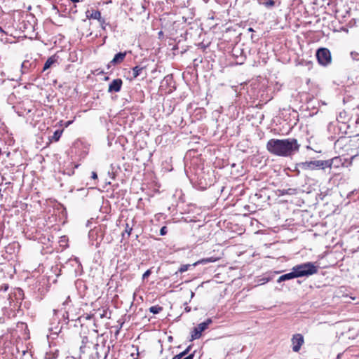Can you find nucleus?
<instances>
[{
  "instance_id": "1",
  "label": "nucleus",
  "mask_w": 359,
  "mask_h": 359,
  "mask_svg": "<svg viewBox=\"0 0 359 359\" xmlns=\"http://www.w3.org/2000/svg\"><path fill=\"white\" fill-rule=\"evenodd\" d=\"M300 144L295 138L271 139L266 143V149L269 153L278 156L288 157L298 152Z\"/></svg>"
},
{
  "instance_id": "2",
  "label": "nucleus",
  "mask_w": 359,
  "mask_h": 359,
  "mask_svg": "<svg viewBox=\"0 0 359 359\" xmlns=\"http://www.w3.org/2000/svg\"><path fill=\"white\" fill-rule=\"evenodd\" d=\"M318 266L313 262H306L296 265L293 267L297 278L309 276L318 272Z\"/></svg>"
},
{
  "instance_id": "3",
  "label": "nucleus",
  "mask_w": 359,
  "mask_h": 359,
  "mask_svg": "<svg viewBox=\"0 0 359 359\" xmlns=\"http://www.w3.org/2000/svg\"><path fill=\"white\" fill-rule=\"evenodd\" d=\"M316 57L320 65L326 66L331 62L332 57L330 50L326 48H320L316 52Z\"/></svg>"
},
{
  "instance_id": "4",
  "label": "nucleus",
  "mask_w": 359,
  "mask_h": 359,
  "mask_svg": "<svg viewBox=\"0 0 359 359\" xmlns=\"http://www.w3.org/2000/svg\"><path fill=\"white\" fill-rule=\"evenodd\" d=\"M212 322L211 318H208L205 321L198 325L197 327H194L191 334V340L199 339L201 336V333L205 331L208 325Z\"/></svg>"
},
{
  "instance_id": "5",
  "label": "nucleus",
  "mask_w": 359,
  "mask_h": 359,
  "mask_svg": "<svg viewBox=\"0 0 359 359\" xmlns=\"http://www.w3.org/2000/svg\"><path fill=\"white\" fill-rule=\"evenodd\" d=\"M304 337L301 334H295L292 338V351L298 352L304 344Z\"/></svg>"
},
{
  "instance_id": "6",
  "label": "nucleus",
  "mask_w": 359,
  "mask_h": 359,
  "mask_svg": "<svg viewBox=\"0 0 359 359\" xmlns=\"http://www.w3.org/2000/svg\"><path fill=\"white\" fill-rule=\"evenodd\" d=\"M122 80L121 79H114L109 85L108 91L111 92H119L122 86Z\"/></svg>"
},
{
  "instance_id": "7",
  "label": "nucleus",
  "mask_w": 359,
  "mask_h": 359,
  "mask_svg": "<svg viewBox=\"0 0 359 359\" xmlns=\"http://www.w3.org/2000/svg\"><path fill=\"white\" fill-rule=\"evenodd\" d=\"M318 163V160L317 161H305V162H302V163H299V167L302 170H314L316 168H319Z\"/></svg>"
},
{
  "instance_id": "8",
  "label": "nucleus",
  "mask_w": 359,
  "mask_h": 359,
  "mask_svg": "<svg viewBox=\"0 0 359 359\" xmlns=\"http://www.w3.org/2000/svg\"><path fill=\"white\" fill-rule=\"evenodd\" d=\"M338 160L337 157L329 159V160H318V168L321 169H325L326 168H331L332 166V164L334 163V161Z\"/></svg>"
},
{
  "instance_id": "9",
  "label": "nucleus",
  "mask_w": 359,
  "mask_h": 359,
  "mask_svg": "<svg viewBox=\"0 0 359 359\" xmlns=\"http://www.w3.org/2000/svg\"><path fill=\"white\" fill-rule=\"evenodd\" d=\"M126 55V52H120L114 55V58L110 62V63L113 65L120 64L124 60Z\"/></svg>"
},
{
  "instance_id": "10",
  "label": "nucleus",
  "mask_w": 359,
  "mask_h": 359,
  "mask_svg": "<svg viewBox=\"0 0 359 359\" xmlns=\"http://www.w3.org/2000/svg\"><path fill=\"white\" fill-rule=\"evenodd\" d=\"M189 350H190V346H189L186 350L181 352L180 353L175 355L172 358V359H193L194 356V353H191L189 355H187V354L189 353Z\"/></svg>"
},
{
  "instance_id": "11",
  "label": "nucleus",
  "mask_w": 359,
  "mask_h": 359,
  "mask_svg": "<svg viewBox=\"0 0 359 359\" xmlns=\"http://www.w3.org/2000/svg\"><path fill=\"white\" fill-rule=\"evenodd\" d=\"M297 278V277L296 273H295V272H294V271L293 270V268H292L291 272L280 276L278 278L277 282L278 283H281V282H283V281H285V280H291V279H293V278Z\"/></svg>"
},
{
  "instance_id": "12",
  "label": "nucleus",
  "mask_w": 359,
  "mask_h": 359,
  "mask_svg": "<svg viewBox=\"0 0 359 359\" xmlns=\"http://www.w3.org/2000/svg\"><path fill=\"white\" fill-rule=\"evenodd\" d=\"M87 18L97 20L99 22H104V18L101 16V13L99 11H92L90 13L89 11H87Z\"/></svg>"
},
{
  "instance_id": "13",
  "label": "nucleus",
  "mask_w": 359,
  "mask_h": 359,
  "mask_svg": "<svg viewBox=\"0 0 359 359\" xmlns=\"http://www.w3.org/2000/svg\"><path fill=\"white\" fill-rule=\"evenodd\" d=\"M218 259H219L218 258L214 257L201 259L196 262L195 263H194L193 266H196L198 264H205L208 263L215 262L217 261Z\"/></svg>"
},
{
  "instance_id": "14",
  "label": "nucleus",
  "mask_w": 359,
  "mask_h": 359,
  "mask_svg": "<svg viewBox=\"0 0 359 359\" xmlns=\"http://www.w3.org/2000/svg\"><path fill=\"white\" fill-rule=\"evenodd\" d=\"M56 59L54 56L50 57L45 62L43 71H46L49 69L51 65H53L55 62H56Z\"/></svg>"
},
{
  "instance_id": "15",
  "label": "nucleus",
  "mask_w": 359,
  "mask_h": 359,
  "mask_svg": "<svg viewBox=\"0 0 359 359\" xmlns=\"http://www.w3.org/2000/svg\"><path fill=\"white\" fill-rule=\"evenodd\" d=\"M163 310V308L158 305L153 306L149 308V311L154 314L159 313Z\"/></svg>"
},
{
  "instance_id": "16",
  "label": "nucleus",
  "mask_w": 359,
  "mask_h": 359,
  "mask_svg": "<svg viewBox=\"0 0 359 359\" xmlns=\"http://www.w3.org/2000/svg\"><path fill=\"white\" fill-rule=\"evenodd\" d=\"M191 266H193V264H184L182 265L178 271L175 273V274H177V273H184L189 269Z\"/></svg>"
},
{
  "instance_id": "17",
  "label": "nucleus",
  "mask_w": 359,
  "mask_h": 359,
  "mask_svg": "<svg viewBox=\"0 0 359 359\" xmlns=\"http://www.w3.org/2000/svg\"><path fill=\"white\" fill-rule=\"evenodd\" d=\"M142 69H143V68L140 67L139 66H135V67H133V77L134 78H137L140 74V73L142 72Z\"/></svg>"
},
{
  "instance_id": "18",
  "label": "nucleus",
  "mask_w": 359,
  "mask_h": 359,
  "mask_svg": "<svg viewBox=\"0 0 359 359\" xmlns=\"http://www.w3.org/2000/svg\"><path fill=\"white\" fill-rule=\"evenodd\" d=\"M62 130H57L55 131L53 135L52 136L51 140L55 142L58 141L62 135Z\"/></svg>"
},
{
  "instance_id": "19",
  "label": "nucleus",
  "mask_w": 359,
  "mask_h": 359,
  "mask_svg": "<svg viewBox=\"0 0 359 359\" xmlns=\"http://www.w3.org/2000/svg\"><path fill=\"white\" fill-rule=\"evenodd\" d=\"M132 230H133L132 227H130L129 226V224L128 223H126V227H125V231L122 233V236L124 237L125 233H127L128 236H130V235L131 234Z\"/></svg>"
},
{
  "instance_id": "20",
  "label": "nucleus",
  "mask_w": 359,
  "mask_h": 359,
  "mask_svg": "<svg viewBox=\"0 0 359 359\" xmlns=\"http://www.w3.org/2000/svg\"><path fill=\"white\" fill-rule=\"evenodd\" d=\"M88 342V339L87 337H84L82 339V345L80 347V349H81V351L84 353L85 352V348H86V344Z\"/></svg>"
},
{
  "instance_id": "21",
  "label": "nucleus",
  "mask_w": 359,
  "mask_h": 359,
  "mask_svg": "<svg viewBox=\"0 0 359 359\" xmlns=\"http://www.w3.org/2000/svg\"><path fill=\"white\" fill-rule=\"evenodd\" d=\"M130 356L133 359H137L138 358L139 351H138V348L137 347L135 348V353H134V352L131 353Z\"/></svg>"
},
{
  "instance_id": "22",
  "label": "nucleus",
  "mask_w": 359,
  "mask_h": 359,
  "mask_svg": "<svg viewBox=\"0 0 359 359\" xmlns=\"http://www.w3.org/2000/svg\"><path fill=\"white\" fill-rule=\"evenodd\" d=\"M151 273V271L150 269L147 270L144 274L142 275V279L144 280L145 278H148Z\"/></svg>"
},
{
  "instance_id": "23",
  "label": "nucleus",
  "mask_w": 359,
  "mask_h": 359,
  "mask_svg": "<svg viewBox=\"0 0 359 359\" xmlns=\"http://www.w3.org/2000/svg\"><path fill=\"white\" fill-rule=\"evenodd\" d=\"M167 227L165 226L161 227V229H160V235L161 236H164L167 233Z\"/></svg>"
},
{
  "instance_id": "24",
  "label": "nucleus",
  "mask_w": 359,
  "mask_h": 359,
  "mask_svg": "<svg viewBox=\"0 0 359 359\" xmlns=\"http://www.w3.org/2000/svg\"><path fill=\"white\" fill-rule=\"evenodd\" d=\"M8 289V285L7 284H4L0 287V292H6Z\"/></svg>"
},
{
  "instance_id": "25",
  "label": "nucleus",
  "mask_w": 359,
  "mask_h": 359,
  "mask_svg": "<svg viewBox=\"0 0 359 359\" xmlns=\"http://www.w3.org/2000/svg\"><path fill=\"white\" fill-rule=\"evenodd\" d=\"M275 5V1L273 0H269L268 1H266L265 3V6H268V7H271V6H273Z\"/></svg>"
},
{
  "instance_id": "26",
  "label": "nucleus",
  "mask_w": 359,
  "mask_h": 359,
  "mask_svg": "<svg viewBox=\"0 0 359 359\" xmlns=\"http://www.w3.org/2000/svg\"><path fill=\"white\" fill-rule=\"evenodd\" d=\"M91 177L94 180L97 179V175L96 173V172L95 171H93L92 173H91Z\"/></svg>"
},
{
  "instance_id": "27",
  "label": "nucleus",
  "mask_w": 359,
  "mask_h": 359,
  "mask_svg": "<svg viewBox=\"0 0 359 359\" xmlns=\"http://www.w3.org/2000/svg\"><path fill=\"white\" fill-rule=\"evenodd\" d=\"M99 22L100 23L102 28L103 29H105V20L104 19V22Z\"/></svg>"
},
{
  "instance_id": "28",
  "label": "nucleus",
  "mask_w": 359,
  "mask_h": 359,
  "mask_svg": "<svg viewBox=\"0 0 359 359\" xmlns=\"http://www.w3.org/2000/svg\"><path fill=\"white\" fill-rule=\"evenodd\" d=\"M73 121H68L65 123V127H68L70 124H72Z\"/></svg>"
},
{
  "instance_id": "29",
  "label": "nucleus",
  "mask_w": 359,
  "mask_h": 359,
  "mask_svg": "<svg viewBox=\"0 0 359 359\" xmlns=\"http://www.w3.org/2000/svg\"><path fill=\"white\" fill-rule=\"evenodd\" d=\"M69 301H70V297H69H69L67 298L66 301H65V302H63V304L65 305V304H67V303H68V302H69Z\"/></svg>"
},
{
  "instance_id": "30",
  "label": "nucleus",
  "mask_w": 359,
  "mask_h": 359,
  "mask_svg": "<svg viewBox=\"0 0 359 359\" xmlns=\"http://www.w3.org/2000/svg\"><path fill=\"white\" fill-rule=\"evenodd\" d=\"M26 64H27V62H22V69H23V68H26V67H26Z\"/></svg>"
},
{
  "instance_id": "31",
  "label": "nucleus",
  "mask_w": 359,
  "mask_h": 359,
  "mask_svg": "<svg viewBox=\"0 0 359 359\" xmlns=\"http://www.w3.org/2000/svg\"><path fill=\"white\" fill-rule=\"evenodd\" d=\"M185 310H186L187 312H189L191 311V309H190V307L187 306V307L185 308Z\"/></svg>"
},
{
  "instance_id": "32",
  "label": "nucleus",
  "mask_w": 359,
  "mask_h": 359,
  "mask_svg": "<svg viewBox=\"0 0 359 359\" xmlns=\"http://www.w3.org/2000/svg\"><path fill=\"white\" fill-rule=\"evenodd\" d=\"M70 1L74 3H77V2H79L81 0H70Z\"/></svg>"
},
{
  "instance_id": "33",
  "label": "nucleus",
  "mask_w": 359,
  "mask_h": 359,
  "mask_svg": "<svg viewBox=\"0 0 359 359\" xmlns=\"http://www.w3.org/2000/svg\"><path fill=\"white\" fill-rule=\"evenodd\" d=\"M194 296V292H191V298H193Z\"/></svg>"
},
{
  "instance_id": "34",
  "label": "nucleus",
  "mask_w": 359,
  "mask_h": 359,
  "mask_svg": "<svg viewBox=\"0 0 359 359\" xmlns=\"http://www.w3.org/2000/svg\"><path fill=\"white\" fill-rule=\"evenodd\" d=\"M290 189H288V190L285 192L286 194H289V191H290Z\"/></svg>"
}]
</instances>
